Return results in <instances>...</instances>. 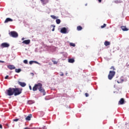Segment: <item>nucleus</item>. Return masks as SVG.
<instances>
[{"label": "nucleus", "mask_w": 129, "mask_h": 129, "mask_svg": "<svg viewBox=\"0 0 129 129\" xmlns=\"http://www.w3.org/2000/svg\"><path fill=\"white\" fill-rule=\"evenodd\" d=\"M23 91V89L20 88H9L8 90H7L6 94L9 96H12V95H15L17 96L20 95Z\"/></svg>", "instance_id": "1"}, {"label": "nucleus", "mask_w": 129, "mask_h": 129, "mask_svg": "<svg viewBox=\"0 0 129 129\" xmlns=\"http://www.w3.org/2000/svg\"><path fill=\"white\" fill-rule=\"evenodd\" d=\"M38 90L40 93H42L43 95H46V92L44 88H43V85L41 83H39L35 84L32 88L33 91H37Z\"/></svg>", "instance_id": "2"}, {"label": "nucleus", "mask_w": 129, "mask_h": 129, "mask_svg": "<svg viewBox=\"0 0 129 129\" xmlns=\"http://www.w3.org/2000/svg\"><path fill=\"white\" fill-rule=\"evenodd\" d=\"M114 75H115V72L110 71L108 75V79H109V80H111L112 78L114 77Z\"/></svg>", "instance_id": "3"}, {"label": "nucleus", "mask_w": 129, "mask_h": 129, "mask_svg": "<svg viewBox=\"0 0 129 129\" xmlns=\"http://www.w3.org/2000/svg\"><path fill=\"white\" fill-rule=\"evenodd\" d=\"M9 35L10 37H12L13 38H18L19 37V34L16 31H11L9 33Z\"/></svg>", "instance_id": "4"}, {"label": "nucleus", "mask_w": 129, "mask_h": 129, "mask_svg": "<svg viewBox=\"0 0 129 129\" xmlns=\"http://www.w3.org/2000/svg\"><path fill=\"white\" fill-rule=\"evenodd\" d=\"M1 47H2V48H9V47H10V44L8 43L4 42L2 43Z\"/></svg>", "instance_id": "5"}, {"label": "nucleus", "mask_w": 129, "mask_h": 129, "mask_svg": "<svg viewBox=\"0 0 129 129\" xmlns=\"http://www.w3.org/2000/svg\"><path fill=\"white\" fill-rule=\"evenodd\" d=\"M30 43L31 40L30 39L25 40L22 42V44H25V45H29Z\"/></svg>", "instance_id": "6"}, {"label": "nucleus", "mask_w": 129, "mask_h": 129, "mask_svg": "<svg viewBox=\"0 0 129 129\" xmlns=\"http://www.w3.org/2000/svg\"><path fill=\"white\" fill-rule=\"evenodd\" d=\"M8 68L10 70H14V69H16V67L14 65H9L8 66Z\"/></svg>", "instance_id": "7"}, {"label": "nucleus", "mask_w": 129, "mask_h": 129, "mask_svg": "<svg viewBox=\"0 0 129 129\" xmlns=\"http://www.w3.org/2000/svg\"><path fill=\"white\" fill-rule=\"evenodd\" d=\"M124 104V99L123 98H121L120 99V100L118 102V104L119 105H122V104Z\"/></svg>", "instance_id": "8"}, {"label": "nucleus", "mask_w": 129, "mask_h": 129, "mask_svg": "<svg viewBox=\"0 0 129 129\" xmlns=\"http://www.w3.org/2000/svg\"><path fill=\"white\" fill-rule=\"evenodd\" d=\"M18 84L22 87H25V86L26 85V83H23L22 82H18Z\"/></svg>", "instance_id": "9"}, {"label": "nucleus", "mask_w": 129, "mask_h": 129, "mask_svg": "<svg viewBox=\"0 0 129 129\" xmlns=\"http://www.w3.org/2000/svg\"><path fill=\"white\" fill-rule=\"evenodd\" d=\"M40 1L43 5H46V4H48V3L49 2V0H40Z\"/></svg>", "instance_id": "10"}, {"label": "nucleus", "mask_w": 129, "mask_h": 129, "mask_svg": "<svg viewBox=\"0 0 129 129\" xmlns=\"http://www.w3.org/2000/svg\"><path fill=\"white\" fill-rule=\"evenodd\" d=\"M67 32V29H66V28H62L61 29V32L63 34L66 33Z\"/></svg>", "instance_id": "11"}, {"label": "nucleus", "mask_w": 129, "mask_h": 129, "mask_svg": "<svg viewBox=\"0 0 129 129\" xmlns=\"http://www.w3.org/2000/svg\"><path fill=\"white\" fill-rule=\"evenodd\" d=\"M9 22H13V19L8 18L6 19L5 23H9Z\"/></svg>", "instance_id": "12"}, {"label": "nucleus", "mask_w": 129, "mask_h": 129, "mask_svg": "<svg viewBox=\"0 0 129 129\" xmlns=\"http://www.w3.org/2000/svg\"><path fill=\"white\" fill-rule=\"evenodd\" d=\"M32 118V114H29L28 116H27L25 118L26 120H31V118Z\"/></svg>", "instance_id": "13"}, {"label": "nucleus", "mask_w": 129, "mask_h": 129, "mask_svg": "<svg viewBox=\"0 0 129 129\" xmlns=\"http://www.w3.org/2000/svg\"><path fill=\"white\" fill-rule=\"evenodd\" d=\"M69 63H74L75 62V60L74 58H70L68 60Z\"/></svg>", "instance_id": "14"}, {"label": "nucleus", "mask_w": 129, "mask_h": 129, "mask_svg": "<svg viewBox=\"0 0 129 129\" xmlns=\"http://www.w3.org/2000/svg\"><path fill=\"white\" fill-rule=\"evenodd\" d=\"M113 3H114V4H121L122 3V1L120 0H116L114 1Z\"/></svg>", "instance_id": "15"}, {"label": "nucleus", "mask_w": 129, "mask_h": 129, "mask_svg": "<svg viewBox=\"0 0 129 129\" xmlns=\"http://www.w3.org/2000/svg\"><path fill=\"white\" fill-rule=\"evenodd\" d=\"M121 29L122 30V31H127L128 30L126 26H122L121 27Z\"/></svg>", "instance_id": "16"}, {"label": "nucleus", "mask_w": 129, "mask_h": 129, "mask_svg": "<svg viewBox=\"0 0 129 129\" xmlns=\"http://www.w3.org/2000/svg\"><path fill=\"white\" fill-rule=\"evenodd\" d=\"M104 45L105 46H109V45H110V42L106 41L104 42Z\"/></svg>", "instance_id": "17"}, {"label": "nucleus", "mask_w": 129, "mask_h": 129, "mask_svg": "<svg viewBox=\"0 0 129 129\" xmlns=\"http://www.w3.org/2000/svg\"><path fill=\"white\" fill-rule=\"evenodd\" d=\"M21 71H22V70L21 69H15V72H16V73H20V72H21Z\"/></svg>", "instance_id": "18"}, {"label": "nucleus", "mask_w": 129, "mask_h": 129, "mask_svg": "<svg viewBox=\"0 0 129 129\" xmlns=\"http://www.w3.org/2000/svg\"><path fill=\"white\" fill-rule=\"evenodd\" d=\"M51 18H52V19H53L54 20H56L57 19H58V18L54 15H51L50 16Z\"/></svg>", "instance_id": "19"}, {"label": "nucleus", "mask_w": 129, "mask_h": 129, "mask_svg": "<svg viewBox=\"0 0 129 129\" xmlns=\"http://www.w3.org/2000/svg\"><path fill=\"white\" fill-rule=\"evenodd\" d=\"M56 24H57V25H59V24H60V23H61V20H60V19H56Z\"/></svg>", "instance_id": "20"}, {"label": "nucleus", "mask_w": 129, "mask_h": 129, "mask_svg": "<svg viewBox=\"0 0 129 129\" xmlns=\"http://www.w3.org/2000/svg\"><path fill=\"white\" fill-rule=\"evenodd\" d=\"M77 30L78 31H81V30H82V27H81V26H78Z\"/></svg>", "instance_id": "21"}, {"label": "nucleus", "mask_w": 129, "mask_h": 129, "mask_svg": "<svg viewBox=\"0 0 129 129\" xmlns=\"http://www.w3.org/2000/svg\"><path fill=\"white\" fill-rule=\"evenodd\" d=\"M70 46H71L72 47H75V44L73 43L72 42L70 43Z\"/></svg>", "instance_id": "22"}, {"label": "nucleus", "mask_w": 129, "mask_h": 129, "mask_svg": "<svg viewBox=\"0 0 129 129\" xmlns=\"http://www.w3.org/2000/svg\"><path fill=\"white\" fill-rule=\"evenodd\" d=\"M105 27H106V24H104L103 25L101 26V29H103V28H105Z\"/></svg>", "instance_id": "23"}, {"label": "nucleus", "mask_w": 129, "mask_h": 129, "mask_svg": "<svg viewBox=\"0 0 129 129\" xmlns=\"http://www.w3.org/2000/svg\"><path fill=\"white\" fill-rule=\"evenodd\" d=\"M23 62L25 64H28V60L27 59L24 60Z\"/></svg>", "instance_id": "24"}, {"label": "nucleus", "mask_w": 129, "mask_h": 129, "mask_svg": "<svg viewBox=\"0 0 129 129\" xmlns=\"http://www.w3.org/2000/svg\"><path fill=\"white\" fill-rule=\"evenodd\" d=\"M53 64H58V61L55 60H52Z\"/></svg>", "instance_id": "25"}, {"label": "nucleus", "mask_w": 129, "mask_h": 129, "mask_svg": "<svg viewBox=\"0 0 129 129\" xmlns=\"http://www.w3.org/2000/svg\"><path fill=\"white\" fill-rule=\"evenodd\" d=\"M110 69L112 70H113V71H115V68H114V67H113V66H112V67L110 68Z\"/></svg>", "instance_id": "26"}, {"label": "nucleus", "mask_w": 129, "mask_h": 129, "mask_svg": "<svg viewBox=\"0 0 129 129\" xmlns=\"http://www.w3.org/2000/svg\"><path fill=\"white\" fill-rule=\"evenodd\" d=\"M85 95L86 97H88L89 96V95L87 93H86L85 94Z\"/></svg>", "instance_id": "27"}, {"label": "nucleus", "mask_w": 129, "mask_h": 129, "mask_svg": "<svg viewBox=\"0 0 129 129\" xmlns=\"http://www.w3.org/2000/svg\"><path fill=\"white\" fill-rule=\"evenodd\" d=\"M33 63H34V61H29V64H30V65H32V64H33Z\"/></svg>", "instance_id": "28"}, {"label": "nucleus", "mask_w": 129, "mask_h": 129, "mask_svg": "<svg viewBox=\"0 0 129 129\" xmlns=\"http://www.w3.org/2000/svg\"><path fill=\"white\" fill-rule=\"evenodd\" d=\"M14 121H18L19 120V119H14Z\"/></svg>", "instance_id": "29"}, {"label": "nucleus", "mask_w": 129, "mask_h": 129, "mask_svg": "<svg viewBox=\"0 0 129 129\" xmlns=\"http://www.w3.org/2000/svg\"><path fill=\"white\" fill-rule=\"evenodd\" d=\"M9 78V76H6L5 78V79H8Z\"/></svg>", "instance_id": "30"}, {"label": "nucleus", "mask_w": 129, "mask_h": 129, "mask_svg": "<svg viewBox=\"0 0 129 129\" xmlns=\"http://www.w3.org/2000/svg\"><path fill=\"white\" fill-rule=\"evenodd\" d=\"M34 63H36V64H40L39 62H38V61H34Z\"/></svg>", "instance_id": "31"}, {"label": "nucleus", "mask_w": 129, "mask_h": 129, "mask_svg": "<svg viewBox=\"0 0 129 129\" xmlns=\"http://www.w3.org/2000/svg\"><path fill=\"white\" fill-rule=\"evenodd\" d=\"M24 129H32V128H29L28 127H26L24 128Z\"/></svg>", "instance_id": "32"}, {"label": "nucleus", "mask_w": 129, "mask_h": 129, "mask_svg": "<svg viewBox=\"0 0 129 129\" xmlns=\"http://www.w3.org/2000/svg\"><path fill=\"white\" fill-rule=\"evenodd\" d=\"M29 89H30V90H32V86H29Z\"/></svg>", "instance_id": "33"}, {"label": "nucleus", "mask_w": 129, "mask_h": 129, "mask_svg": "<svg viewBox=\"0 0 129 129\" xmlns=\"http://www.w3.org/2000/svg\"><path fill=\"white\" fill-rule=\"evenodd\" d=\"M0 63H5V61H2V60H0Z\"/></svg>", "instance_id": "34"}, {"label": "nucleus", "mask_w": 129, "mask_h": 129, "mask_svg": "<svg viewBox=\"0 0 129 129\" xmlns=\"http://www.w3.org/2000/svg\"><path fill=\"white\" fill-rule=\"evenodd\" d=\"M0 128H3V125L2 124H0Z\"/></svg>", "instance_id": "35"}, {"label": "nucleus", "mask_w": 129, "mask_h": 129, "mask_svg": "<svg viewBox=\"0 0 129 129\" xmlns=\"http://www.w3.org/2000/svg\"><path fill=\"white\" fill-rule=\"evenodd\" d=\"M60 76H64V74H63V73H62V74L60 75Z\"/></svg>", "instance_id": "36"}, {"label": "nucleus", "mask_w": 129, "mask_h": 129, "mask_svg": "<svg viewBox=\"0 0 129 129\" xmlns=\"http://www.w3.org/2000/svg\"><path fill=\"white\" fill-rule=\"evenodd\" d=\"M52 32H54V31H55V28H53L52 29Z\"/></svg>", "instance_id": "37"}, {"label": "nucleus", "mask_w": 129, "mask_h": 129, "mask_svg": "<svg viewBox=\"0 0 129 129\" xmlns=\"http://www.w3.org/2000/svg\"><path fill=\"white\" fill-rule=\"evenodd\" d=\"M24 40H25V38L23 37V38H22V41H24Z\"/></svg>", "instance_id": "38"}, {"label": "nucleus", "mask_w": 129, "mask_h": 129, "mask_svg": "<svg viewBox=\"0 0 129 129\" xmlns=\"http://www.w3.org/2000/svg\"><path fill=\"white\" fill-rule=\"evenodd\" d=\"M101 1L102 0H98L99 3H101Z\"/></svg>", "instance_id": "39"}, {"label": "nucleus", "mask_w": 129, "mask_h": 129, "mask_svg": "<svg viewBox=\"0 0 129 129\" xmlns=\"http://www.w3.org/2000/svg\"><path fill=\"white\" fill-rule=\"evenodd\" d=\"M53 28H55V25H52Z\"/></svg>", "instance_id": "40"}]
</instances>
